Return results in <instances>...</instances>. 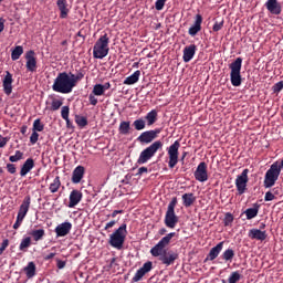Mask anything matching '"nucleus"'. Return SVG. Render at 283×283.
I'll return each mask as SVG.
<instances>
[{"instance_id":"1","label":"nucleus","mask_w":283,"mask_h":283,"mask_svg":"<svg viewBox=\"0 0 283 283\" xmlns=\"http://www.w3.org/2000/svg\"><path fill=\"white\" fill-rule=\"evenodd\" d=\"M83 76H85L83 73H77L76 75L66 72L60 73L54 80L52 90L60 94H70L76 87V83L82 81Z\"/></svg>"},{"instance_id":"2","label":"nucleus","mask_w":283,"mask_h":283,"mask_svg":"<svg viewBox=\"0 0 283 283\" xmlns=\"http://www.w3.org/2000/svg\"><path fill=\"white\" fill-rule=\"evenodd\" d=\"M109 54V36L104 34L95 42L93 46V56L103 60Z\"/></svg>"},{"instance_id":"3","label":"nucleus","mask_w":283,"mask_h":283,"mask_svg":"<svg viewBox=\"0 0 283 283\" xmlns=\"http://www.w3.org/2000/svg\"><path fill=\"white\" fill-rule=\"evenodd\" d=\"M125 238H127V224L124 223L109 235L108 244L113 249L120 250L123 249V244H125Z\"/></svg>"},{"instance_id":"4","label":"nucleus","mask_w":283,"mask_h":283,"mask_svg":"<svg viewBox=\"0 0 283 283\" xmlns=\"http://www.w3.org/2000/svg\"><path fill=\"white\" fill-rule=\"evenodd\" d=\"M158 149H163V142L160 140L154 142L150 146L140 153L137 159V165H145L146 163H149V160L156 156Z\"/></svg>"},{"instance_id":"5","label":"nucleus","mask_w":283,"mask_h":283,"mask_svg":"<svg viewBox=\"0 0 283 283\" xmlns=\"http://www.w3.org/2000/svg\"><path fill=\"white\" fill-rule=\"evenodd\" d=\"M280 174H282V170H280V164L276 161L271 165L270 169L265 172L263 185L265 189H271L277 182V178H280Z\"/></svg>"},{"instance_id":"6","label":"nucleus","mask_w":283,"mask_h":283,"mask_svg":"<svg viewBox=\"0 0 283 283\" xmlns=\"http://www.w3.org/2000/svg\"><path fill=\"white\" fill-rule=\"evenodd\" d=\"M230 81L233 87H240L242 85V75L240 74L242 70V59L238 57L234 62L230 64Z\"/></svg>"},{"instance_id":"7","label":"nucleus","mask_w":283,"mask_h":283,"mask_svg":"<svg viewBox=\"0 0 283 283\" xmlns=\"http://www.w3.org/2000/svg\"><path fill=\"white\" fill-rule=\"evenodd\" d=\"M176 205H178V200L174 198L167 208L166 216H165V224L168 229H176L178 224V216H176Z\"/></svg>"},{"instance_id":"8","label":"nucleus","mask_w":283,"mask_h":283,"mask_svg":"<svg viewBox=\"0 0 283 283\" xmlns=\"http://www.w3.org/2000/svg\"><path fill=\"white\" fill-rule=\"evenodd\" d=\"M176 238V232H170L166 237L161 238V240L150 250V253L154 258H160L167 250L165 248L169 247L171 239Z\"/></svg>"},{"instance_id":"9","label":"nucleus","mask_w":283,"mask_h":283,"mask_svg":"<svg viewBox=\"0 0 283 283\" xmlns=\"http://www.w3.org/2000/svg\"><path fill=\"white\" fill-rule=\"evenodd\" d=\"M178 149H180V142L176 140L172 145L168 148V167L174 169L176 165H178Z\"/></svg>"},{"instance_id":"10","label":"nucleus","mask_w":283,"mask_h":283,"mask_svg":"<svg viewBox=\"0 0 283 283\" xmlns=\"http://www.w3.org/2000/svg\"><path fill=\"white\" fill-rule=\"evenodd\" d=\"M247 182H249V169H244L235 179L237 191L240 196L247 191Z\"/></svg>"},{"instance_id":"11","label":"nucleus","mask_w":283,"mask_h":283,"mask_svg":"<svg viewBox=\"0 0 283 283\" xmlns=\"http://www.w3.org/2000/svg\"><path fill=\"white\" fill-rule=\"evenodd\" d=\"M195 178L199 182H207L209 180V174L207 172V164L200 163L195 171Z\"/></svg>"},{"instance_id":"12","label":"nucleus","mask_w":283,"mask_h":283,"mask_svg":"<svg viewBox=\"0 0 283 283\" xmlns=\"http://www.w3.org/2000/svg\"><path fill=\"white\" fill-rule=\"evenodd\" d=\"M158 134H160V128H157L155 130H147L140 134V136L137 138L139 143H144L146 145H149L155 138L158 137Z\"/></svg>"},{"instance_id":"13","label":"nucleus","mask_w":283,"mask_h":283,"mask_svg":"<svg viewBox=\"0 0 283 283\" xmlns=\"http://www.w3.org/2000/svg\"><path fill=\"white\" fill-rule=\"evenodd\" d=\"M151 269H153L151 261L144 263V265L139 270H137V272L133 276L132 282H140V280H143V277H145V275H147V273H149Z\"/></svg>"},{"instance_id":"14","label":"nucleus","mask_w":283,"mask_h":283,"mask_svg":"<svg viewBox=\"0 0 283 283\" xmlns=\"http://www.w3.org/2000/svg\"><path fill=\"white\" fill-rule=\"evenodd\" d=\"M70 231H72V223L70 221L60 223L55 228V233H56L57 238H65V235H67L70 233Z\"/></svg>"},{"instance_id":"15","label":"nucleus","mask_w":283,"mask_h":283,"mask_svg":"<svg viewBox=\"0 0 283 283\" xmlns=\"http://www.w3.org/2000/svg\"><path fill=\"white\" fill-rule=\"evenodd\" d=\"M81 200H83V192H81V190H73L69 197V209H74Z\"/></svg>"},{"instance_id":"16","label":"nucleus","mask_w":283,"mask_h":283,"mask_svg":"<svg viewBox=\"0 0 283 283\" xmlns=\"http://www.w3.org/2000/svg\"><path fill=\"white\" fill-rule=\"evenodd\" d=\"M30 202H31L30 196H27L23 199L22 205L20 206L18 211L17 218H19V220H24L25 216H28V211H30Z\"/></svg>"},{"instance_id":"17","label":"nucleus","mask_w":283,"mask_h":283,"mask_svg":"<svg viewBox=\"0 0 283 283\" xmlns=\"http://www.w3.org/2000/svg\"><path fill=\"white\" fill-rule=\"evenodd\" d=\"M25 60L28 72H34L36 70V56H34V51L27 52Z\"/></svg>"},{"instance_id":"18","label":"nucleus","mask_w":283,"mask_h":283,"mask_svg":"<svg viewBox=\"0 0 283 283\" xmlns=\"http://www.w3.org/2000/svg\"><path fill=\"white\" fill-rule=\"evenodd\" d=\"M12 75L9 71L6 72V76L2 80L3 91L7 96H10L12 94Z\"/></svg>"},{"instance_id":"19","label":"nucleus","mask_w":283,"mask_h":283,"mask_svg":"<svg viewBox=\"0 0 283 283\" xmlns=\"http://www.w3.org/2000/svg\"><path fill=\"white\" fill-rule=\"evenodd\" d=\"M200 30H202V15L197 14L195 23L189 28L188 33L190 36H196Z\"/></svg>"},{"instance_id":"20","label":"nucleus","mask_w":283,"mask_h":283,"mask_svg":"<svg viewBox=\"0 0 283 283\" xmlns=\"http://www.w3.org/2000/svg\"><path fill=\"white\" fill-rule=\"evenodd\" d=\"M160 262H163V264H166L167 266H169L170 264H174V262H176V260H178V253L176 252H165L160 258H159Z\"/></svg>"},{"instance_id":"21","label":"nucleus","mask_w":283,"mask_h":283,"mask_svg":"<svg viewBox=\"0 0 283 283\" xmlns=\"http://www.w3.org/2000/svg\"><path fill=\"white\" fill-rule=\"evenodd\" d=\"M196 50H197L196 44H190L184 49L182 59L185 63H189V61H191V59L196 56Z\"/></svg>"},{"instance_id":"22","label":"nucleus","mask_w":283,"mask_h":283,"mask_svg":"<svg viewBox=\"0 0 283 283\" xmlns=\"http://www.w3.org/2000/svg\"><path fill=\"white\" fill-rule=\"evenodd\" d=\"M265 8H268L271 14H280L282 12V7L277 2V0H268L265 3Z\"/></svg>"},{"instance_id":"23","label":"nucleus","mask_w":283,"mask_h":283,"mask_svg":"<svg viewBox=\"0 0 283 283\" xmlns=\"http://www.w3.org/2000/svg\"><path fill=\"white\" fill-rule=\"evenodd\" d=\"M109 87H112V84H109V82L105 84H95L93 86L92 94H94V96H103V94H105V92H107Z\"/></svg>"},{"instance_id":"24","label":"nucleus","mask_w":283,"mask_h":283,"mask_svg":"<svg viewBox=\"0 0 283 283\" xmlns=\"http://www.w3.org/2000/svg\"><path fill=\"white\" fill-rule=\"evenodd\" d=\"M84 175H85V167L77 166L73 170L72 182H74V185H78V182H81V180H83Z\"/></svg>"},{"instance_id":"25","label":"nucleus","mask_w":283,"mask_h":283,"mask_svg":"<svg viewBox=\"0 0 283 283\" xmlns=\"http://www.w3.org/2000/svg\"><path fill=\"white\" fill-rule=\"evenodd\" d=\"M248 235L251 240H260L261 242L266 240V231L259 229H251Z\"/></svg>"},{"instance_id":"26","label":"nucleus","mask_w":283,"mask_h":283,"mask_svg":"<svg viewBox=\"0 0 283 283\" xmlns=\"http://www.w3.org/2000/svg\"><path fill=\"white\" fill-rule=\"evenodd\" d=\"M32 169H34V159L29 158L22 165V168L20 170V176H22V177L28 176V174H30V171H32Z\"/></svg>"},{"instance_id":"27","label":"nucleus","mask_w":283,"mask_h":283,"mask_svg":"<svg viewBox=\"0 0 283 283\" xmlns=\"http://www.w3.org/2000/svg\"><path fill=\"white\" fill-rule=\"evenodd\" d=\"M57 8L61 12V19H66L70 12V9H67V0H57Z\"/></svg>"},{"instance_id":"28","label":"nucleus","mask_w":283,"mask_h":283,"mask_svg":"<svg viewBox=\"0 0 283 283\" xmlns=\"http://www.w3.org/2000/svg\"><path fill=\"white\" fill-rule=\"evenodd\" d=\"M140 78V71H135L132 75L124 80V85H135Z\"/></svg>"},{"instance_id":"29","label":"nucleus","mask_w":283,"mask_h":283,"mask_svg":"<svg viewBox=\"0 0 283 283\" xmlns=\"http://www.w3.org/2000/svg\"><path fill=\"white\" fill-rule=\"evenodd\" d=\"M223 247L224 242H219L216 247H213L209 252V260H216V258L220 255V252L222 251Z\"/></svg>"},{"instance_id":"30","label":"nucleus","mask_w":283,"mask_h":283,"mask_svg":"<svg viewBox=\"0 0 283 283\" xmlns=\"http://www.w3.org/2000/svg\"><path fill=\"white\" fill-rule=\"evenodd\" d=\"M145 120L147 122V125L150 127V125H154L158 120V112L156 109L150 111L145 116Z\"/></svg>"},{"instance_id":"31","label":"nucleus","mask_w":283,"mask_h":283,"mask_svg":"<svg viewBox=\"0 0 283 283\" xmlns=\"http://www.w3.org/2000/svg\"><path fill=\"white\" fill-rule=\"evenodd\" d=\"M27 277L30 280L36 275V265L34 262H29L28 265L24 268Z\"/></svg>"},{"instance_id":"32","label":"nucleus","mask_w":283,"mask_h":283,"mask_svg":"<svg viewBox=\"0 0 283 283\" xmlns=\"http://www.w3.org/2000/svg\"><path fill=\"white\" fill-rule=\"evenodd\" d=\"M23 54V46L18 45L11 51V59L12 61H19L21 55Z\"/></svg>"},{"instance_id":"33","label":"nucleus","mask_w":283,"mask_h":283,"mask_svg":"<svg viewBox=\"0 0 283 283\" xmlns=\"http://www.w3.org/2000/svg\"><path fill=\"white\" fill-rule=\"evenodd\" d=\"M182 200L184 207H191L196 202V197H193V193H185L182 195Z\"/></svg>"},{"instance_id":"34","label":"nucleus","mask_w":283,"mask_h":283,"mask_svg":"<svg viewBox=\"0 0 283 283\" xmlns=\"http://www.w3.org/2000/svg\"><path fill=\"white\" fill-rule=\"evenodd\" d=\"M49 189H50L51 193H56V191H59V189H61V178L55 177L53 182L50 185Z\"/></svg>"},{"instance_id":"35","label":"nucleus","mask_w":283,"mask_h":283,"mask_svg":"<svg viewBox=\"0 0 283 283\" xmlns=\"http://www.w3.org/2000/svg\"><path fill=\"white\" fill-rule=\"evenodd\" d=\"M31 235L33 237V240H35V242H39V240H43V235H45V230L43 229L33 230L31 232Z\"/></svg>"},{"instance_id":"36","label":"nucleus","mask_w":283,"mask_h":283,"mask_svg":"<svg viewBox=\"0 0 283 283\" xmlns=\"http://www.w3.org/2000/svg\"><path fill=\"white\" fill-rule=\"evenodd\" d=\"M129 129H132V124L129 122H122L119 124L120 134L127 135L129 134Z\"/></svg>"},{"instance_id":"37","label":"nucleus","mask_w":283,"mask_h":283,"mask_svg":"<svg viewBox=\"0 0 283 283\" xmlns=\"http://www.w3.org/2000/svg\"><path fill=\"white\" fill-rule=\"evenodd\" d=\"M241 279H242V275L240 274V272L235 271L230 274L228 279V283H238L240 282Z\"/></svg>"},{"instance_id":"38","label":"nucleus","mask_w":283,"mask_h":283,"mask_svg":"<svg viewBox=\"0 0 283 283\" xmlns=\"http://www.w3.org/2000/svg\"><path fill=\"white\" fill-rule=\"evenodd\" d=\"M234 256H235V252L232 249L226 250L222 254V258L223 260H226V262L233 260Z\"/></svg>"},{"instance_id":"39","label":"nucleus","mask_w":283,"mask_h":283,"mask_svg":"<svg viewBox=\"0 0 283 283\" xmlns=\"http://www.w3.org/2000/svg\"><path fill=\"white\" fill-rule=\"evenodd\" d=\"M61 116L66 122V124L70 125V107L69 106L62 107Z\"/></svg>"},{"instance_id":"40","label":"nucleus","mask_w":283,"mask_h":283,"mask_svg":"<svg viewBox=\"0 0 283 283\" xmlns=\"http://www.w3.org/2000/svg\"><path fill=\"white\" fill-rule=\"evenodd\" d=\"M133 125L137 132H140V130L145 129V119H143V118L136 119L133 123Z\"/></svg>"},{"instance_id":"41","label":"nucleus","mask_w":283,"mask_h":283,"mask_svg":"<svg viewBox=\"0 0 283 283\" xmlns=\"http://www.w3.org/2000/svg\"><path fill=\"white\" fill-rule=\"evenodd\" d=\"M62 105H63V101L53 98L51 102V109L53 112H56V109H61Z\"/></svg>"},{"instance_id":"42","label":"nucleus","mask_w":283,"mask_h":283,"mask_svg":"<svg viewBox=\"0 0 283 283\" xmlns=\"http://www.w3.org/2000/svg\"><path fill=\"white\" fill-rule=\"evenodd\" d=\"M43 129H45V126L41 123V119H35L33 122V132H43Z\"/></svg>"},{"instance_id":"43","label":"nucleus","mask_w":283,"mask_h":283,"mask_svg":"<svg viewBox=\"0 0 283 283\" xmlns=\"http://www.w3.org/2000/svg\"><path fill=\"white\" fill-rule=\"evenodd\" d=\"M245 216H247L248 220H253V218H255V216H258V209L249 208L248 210H245Z\"/></svg>"},{"instance_id":"44","label":"nucleus","mask_w":283,"mask_h":283,"mask_svg":"<svg viewBox=\"0 0 283 283\" xmlns=\"http://www.w3.org/2000/svg\"><path fill=\"white\" fill-rule=\"evenodd\" d=\"M23 158V153L21 150L15 151L14 155L9 157L10 163H19Z\"/></svg>"},{"instance_id":"45","label":"nucleus","mask_w":283,"mask_h":283,"mask_svg":"<svg viewBox=\"0 0 283 283\" xmlns=\"http://www.w3.org/2000/svg\"><path fill=\"white\" fill-rule=\"evenodd\" d=\"M31 242L32 240L30 239V237L24 238L20 243V251H25V249L30 247Z\"/></svg>"},{"instance_id":"46","label":"nucleus","mask_w":283,"mask_h":283,"mask_svg":"<svg viewBox=\"0 0 283 283\" xmlns=\"http://www.w3.org/2000/svg\"><path fill=\"white\" fill-rule=\"evenodd\" d=\"M75 123H77V125L80 127H85V125H87V118H85L83 116H76L75 117Z\"/></svg>"},{"instance_id":"47","label":"nucleus","mask_w":283,"mask_h":283,"mask_svg":"<svg viewBox=\"0 0 283 283\" xmlns=\"http://www.w3.org/2000/svg\"><path fill=\"white\" fill-rule=\"evenodd\" d=\"M39 142V133L36 130H33V133L30 136V143L31 145H36Z\"/></svg>"},{"instance_id":"48","label":"nucleus","mask_w":283,"mask_h":283,"mask_svg":"<svg viewBox=\"0 0 283 283\" xmlns=\"http://www.w3.org/2000/svg\"><path fill=\"white\" fill-rule=\"evenodd\" d=\"M165 3H167V0H157L155 3L156 10H163L165 8Z\"/></svg>"},{"instance_id":"49","label":"nucleus","mask_w":283,"mask_h":283,"mask_svg":"<svg viewBox=\"0 0 283 283\" xmlns=\"http://www.w3.org/2000/svg\"><path fill=\"white\" fill-rule=\"evenodd\" d=\"M9 244H10V241L8 239H4L2 241V244L0 247V255H3V251H6V249H8Z\"/></svg>"},{"instance_id":"50","label":"nucleus","mask_w":283,"mask_h":283,"mask_svg":"<svg viewBox=\"0 0 283 283\" xmlns=\"http://www.w3.org/2000/svg\"><path fill=\"white\" fill-rule=\"evenodd\" d=\"M223 25H224V21L216 22L212 28L213 32H220Z\"/></svg>"},{"instance_id":"51","label":"nucleus","mask_w":283,"mask_h":283,"mask_svg":"<svg viewBox=\"0 0 283 283\" xmlns=\"http://www.w3.org/2000/svg\"><path fill=\"white\" fill-rule=\"evenodd\" d=\"M265 202H271L272 200H275V195H273V192L268 191L265 193V198H264Z\"/></svg>"},{"instance_id":"52","label":"nucleus","mask_w":283,"mask_h":283,"mask_svg":"<svg viewBox=\"0 0 283 283\" xmlns=\"http://www.w3.org/2000/svg\"><path fill=\"white\" fill-rule=\"evenodd\" d=\"M282 88H283V83L282 82H279L276 83L274 86H273V92L275 94H277L279 92H282Z\"/></svg>"},{"instance_id":"53","label":"nucleus","mask_w":283,"mask_h":283,"mask_svg":"<svg viewBox=\"0 0 283 283\" xmlns=\"http://www.w3.org/2000/svg\"><path fill=\"white\" fill-rule=\"evenodd\" d=\"M88 101H90L91 105H97V103H98V99L96 98V95H94V93L90 94Z\"/></svg>"},{"instance_id":"54","label":"nucleus","mask_w":283,"mask_h":283,"mask_svg":"<svg viewBox=\"0 0 283 283\" xmlns=\"http://www.w3.org/2000/svg\"><path fill=\"white\" fill-rule=\"evenodd\" d=\"M7 169L9 174H17V167L13 164H8Z\"/></svg>"},{"instance_id":"55","label":"nucleus","mask_w":283,"mask_h":283,"mask_svg":"<svg viewBox=\"0 0 283 283\" xmlns=\"http://www.w3.org/2000/svg\"><path fill=\"white\" fill-rule=\"evenodd\" d=\"M8 137H3L0 135V149L8 145Z\"/></svg>"},{"instance_id":"56","label":"nucleus","mask_w":283,"mask_h":283,"mask_svg":"<svg viewBox=\"0 0 283 283\" xmlns=\"http://www.w3.org/2000/svg\"><path fill=\"white\" fill-rule=\"evenodd\" d=\"M6 28V19L0 18V34L3 32Z\"/></svg>"},{"instance_id":"57","label":"nucleus","mask_w":283,"mask_h":283,"mask_svg":"<svg viewBox=\"0 0 283 283\" xmlns=\"http://www.w3.org/2000/svg\"><path fill=\"white\" fill-rule=\"evenodd\" d=\"M21 222H23V219H19V217H17V221L13 224V229H19V227H21Z\"/></svg>"},{"instance_id":"58","label":"nucleus","mask_w":283,"mask_h":283,"mask_svg":"<svg viewBox=\"0 0 283 283\" xmlns=\"http://www.w3.org/2000/svg\"><path fill=\"white\" fill-rule=\"evenodd\" d=\"M57 269H65V261H57Z\"/></svg>"},{"instance_id":"59","label":"nucleus","mask_w":283,"mask_h":283,"mask_svg":"<svg viewBox=\"0 0 283 283\" xmlns=\"http://www.w3.org/2000/svg\"><path fill=\"white\" fill-rule=\"evenodd\" d=\"M138 174H139V176H143V174H147V167H140L138 169Z\"/></svg>"},{"instance_id":"60","label":"nucleus","mask_w":283,"mask_h":283,"mask_svg":"<svg viewBox=\"0 0 283 283\" xmlns=\"http://www.w3.org/2000/svg\"><path fill=\"white\" fill-rule=\"evenodd\" d=\"M114 224H116V221H109L108 223H106L105 229H112Z\"/></svg>"},{"instance_id":"61","label":"nucleus","mask_w":283,"mask_h":283,"mask_svg":"<svg viewBox=\"0 0 283 283\" xmlns=\"http://www.w3.org/2000/svg\"><path fill=\"white\" fill-rule=\"evenodd\" d=\"M54 255H56V253L51 252L50 254H48L46 256H44V260H52V258H54Z\"/></svg>"},{"instance_id":"62","label":"nucleus","mask_w":283,"mask_h":283,"mask_svg":"<svg viewBox=\"0 0 283 283\" xmlns=\"http://www.w3.org/2000/svg\"><path fill=\"white\" fill-rule=\"evenodd\" d=\"M118 213H123V210H114L112 213V218H116V216H118Z\"/></svg>"},{"instance_id":"63","label":"nucleus","mask_w":283,"mask_h":283,"mask_svg":"<svg viewBox=\"0 0 283 283\" xmlns=\"http://www.w3.org/2000/svg\"><path fill=\"white\" fill-rule=\"evenodd\" d=\"M166 233H167V229L161 228V229L159 230V235H165Z\"/></svg>"},{"instance_id":"64","label":"nucleus","mask_w":283,"mask_h":283,"mask_svg":"<svg viewBox=\"0 0 283 283\" xmlns=\"http://www.w3.org/2000/svg\"><path fill=\"white\" fill-rule=\"evenodd\" d=\"M226 219L228 222H233V217L231 214H227Z\"/></svg>"}]
</instances>
